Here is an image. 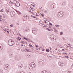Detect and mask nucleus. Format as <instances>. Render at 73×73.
<instances>
[{
    "label": "nucleus",
    "mask_w": 73,
    "mask_h": 73,
    "mask_svg": "<svg viewBox=\"0 0 73 73\" xmlns=\"http://www.w3.org/2000/svg\"><path fill=\"white\" fill-rule=\"evenodd\" d=\"M15 43L14 41L12 40V39L9 40L8 41V44L9 46H13Z\"/></svg>",
    "instance_id": "obj_1"
},
{
    "label": "nucleus",
    "mask_w": 73,
    "mask_h": 73,
    "mask_svg": "<svg viewBox=\"0 0 73 73\" xmlns=\"http://www.w3.org/2000/svg\"><path fill=\"white\" fill-rule=\"evenodd\" d=\"M64 13L62 12H60L58 13V16L59 17H63L64 16Z\"/></svg>",
    "instance_id": "obj_2"
},
{
    "label": "nucleus",
    "mask_w": 73,
    "mask_h": 73,
    "mask_svg": "<svg viewBox=\"0 0 73 73\" xmlns=\"http://www.w3.org/2000/svg\"><path fill=\"white\" fill-rule=\"evenodd\" d=\"M37 32V31L36 30V28H34L33 29V30H32V32L33 33H34V34L36 33Z\"/></svg>",
    "instance_id": "obj_3"
},
{
    "label": "nucleus",
    "mask_w": 73,
    "mask_h": 73,
    "mask_svg": "<svg viewBox=\"0 0 73 73\" xmlns=\"http://www.w3.org/2000/svg\"><path fill=\"white\" fill-rule=\"evenodd\" d=\"M25 31H29V29L27 27H24V29H23V31H24L25 30Z\"/></svg>",
    "instance_id": "obj_4"
},
{
    "label": "nucleus",
    "mask_w": 73,
    "mask_h": 73,
    "mask_svg": "<svg viewBox=\"0 0 73 73\" xmlns=\"http://www.w3.org/2000/svg\"><path fill=\"white\" fill-rule=\"evenodd\" d=\"M44 60H39V63L41 65H42L43 63L44 62Z\"/></svg>",
    "instance_id": "obj_5"
},
{
    "label": "nucleus",
    "mask_w": 73,
    "mask_h": 73,
    "mask_svg": "<svg viewBox=\"0 0 73 73\" xmlns=\"http://www.w3.org/2000/svg\"><path fill=\"white\" fill-rule=\"evenodd\" d=\"M20 3L19 2H17L16 4L15 5L16 7H19L20 6Z\"/></svg>",
    "instance_id": "obj_6"
},
{
    "label": "nucleus",
    "mask_w": 73,
    "mask_h": 73,
    "mask_svg": "<svg viewBox=\"0 0 73 73\" xmlns=\"http://www.w3.org/2000/svg\"><path fill=\"white\" fill-rule=\"evenodd\" d=\"M23 66V64H20L18 65L19 69H20V68H22Z\"/></svg>",
    "instance_id": "obj_7"
},
{
    "label": "nucleus",
    "mask_w": 73,
    "mask_h": 73,
    "mask_svg": "<svg viewBox=\"0 0 73 73\" xmlns=\"http://www.w3.org/2000/svg\"><path fill=\"white\" fill-rule=\"evenodd\" d=\"M23 39H24V40H29V41H31V40L28 39L27 38H26L25 37H24Z\"/></svg>",
    "instance_id": "obj_8"
},
{
    "label": "nucleus",
    "mask_w": 73,
    "mask_h": 73,
    "mask_svg": "<svg viewBox=\"0 0 73 73\" xmlns=\"http://www.w3.org/2000/svg\"><path fill=\"white\" fill-rule=\"evenodd\" d=\"M29 68L30 69H33V67L32 66H31V65H29Z\"/></svg>",
    "instance_id": "obj_9"
},
{
    "label": "nucleus",
    "mask_w": 73,
    "mask_h": 73,
    "mask_svg": "<svg viewBox=\"0 0 73 73\" xmlns=\"http://www.w3.org/2000/svg\"><path fill=\"white\" fill-rule=\"evenodd\" d=\"M56 5H55V4H52V9H54V8H55V7H56Z\"/></svg>",
    "instance_id": "obj_10"
},
{
    "label": "nucleus",
    "mask_w": 73,
    "mask_h": 73,
    "mask_svg": "<svg viewBox=\"0 0 73 73\" xmlns=\"http://www.w3.org/2000/svg\"><path fill=\"white\" fill-rule=\"evenodd\" d=\"M24 41H22L20 42L21 43V44H27V42H25V43H24Z\"/></svg>",
    "instance_id": "obj_11"
},
{
    "label": "nucleus",
    "mask_w": 73,
    "mask_h": 73,
    "mask_svg": "<svg viewBox=\"0 0 73 73\" xmlns=\"http://www.w3.org/2000/svg\"><path fill=\"white\" fill-rule=\"evenodd\" d=\"M39 73H48V72L46 71H43L40 72Z\"/></svg>",
    "instance_id": "obj_12"
},
{
    "label": "nucleus",
    "mask_w": 73,
    "mask_h": 73,
    "mask_svg": "<svg viewBox=\"0 0 73 73\" xmlns=\"http://www.w3.org/2000/svg\"><path fill=\"white\" fill-rule=\"evenodd\" d=\"M18 1H16L15 0H14V1H13V3L14 4H16V3Z\"/></svg>",
    "instance_id": "obj_13"
},
{
    "label": "nucleus",
    "mask_w": 73,
    "mask_h": 73,
    "mask_svg": "<svg viewBox=\"0 0 73 73\" xmlns=\"http://www.w3.org/2000/svg\"><path fill=\"white\" fill-rule=\"evenodd\" d=\"M24 52H29V50L28 49L25 48V50H24Z\"/></svg>",
    "instance_id": "obj_14"
},
{
    "label": "nucleus",
    "mask_w": 73,
    "mask_h": 73,
    "mask_svg": "<svg viewBox=\"0 0 73 73\" xmlns=\"http://www.w3.org/2000/svg\"><path fill=\"white\" fill-rule=\"evenodd\" d=\"M66 2H62V5H66Z\"/></svg>",
    "instance_id": "obj_15"
},
{
    "label": "nucleus",
    "mask_w": 73,
    "mask_h": 73,
    "mask_svg": "<svg viewBox=\"0 0 73 73\" xmlns=\"http://www.w3.org/2000/svg\"><path fill=\"white\" fill-rule=\"evenodd\" d=\"M35 65V63L33 62L31 63L29 65H31V66H32V65Z\"/></svg>",
    "instance_id": "obj_16"
},
{
    "label": "nucleus",
    "mask_w": 73,
    "mask_h": 73,
    "mask_svg": "<svg viewBox=\"0 0 73 73\" xmlns=\"http://www.w3.org/2000/svg\"><path fill=\"white\" fill-rule=\"evenodd\" d=\"M51 38L52 39V40H53V41H54V40H55L54 36H52V38L51 37Z\"/></svg>",
    "instance_id": "obj_17"
},
{
    "label": "nucleus",
    "mask_w": 73,
    "mask_h": 73,
    "mask_svg": "<svg viewBox=\"0 0 73 73\" xmlns=\"http://www.w3.org/2000/svg\"><path fill=\"white\" fill-rule=\"evenodd\" d=\"M39 23H40V24H43V23L42 22V21L41 20H40L39 21Z\"/></svg>",
    "instance_id": "obj_18"
},
{
    "label": "nucleus",
    "mask_w": 73,
    "mask_h": 73,
    "mask_svg": "<svg viewBox=\"0 0 73 73\" xmlns=\"http://www.w3.org/2000/svg\"><path fill=\"white\" fill-rule=\"evenodd\" d=\"M46 27H47L48 28H50V25L47 24L46 25Z\"/></svg>",
    "instance_id": "obj_19"
},
{
    "label": "nucleus",
    "mask_w": 73,
    "mask_h": 73,
    "mask_svg": "<svg viewBox=\"0 0 73 73\" xmlns=\"http://www.w3.org/2000/svg\"><path fill=\"white\" fill-rule=\"evenodd\" d=\"M9 3L10 4H13V2L12 1H9Z\"/></svg>",
    "instance_id": "obj_20"
},
{
    "label": "nucleus",
    "mask_w": 73,
    "mask_h": 73,
    "mask_svg": "<svg viewBox=\"0 0 73 73\" xmlns=\"http://www.w3.org/2000/svg\"><path fill=\"white\" fill-rule=\"evenodd\" d=\"M16 44L17 45H19V42H16Z\"/></svg>",
    "instance_id": "obj_21"
},
{
    "label": "nucleus",
    "mask_w": 73,
    "mask_h": 73,
    "mask_svg": "<svg viewBox=\"0 0 73 73\" xmlns=\"http://www.w3.org/2000/svg\"><path fill=\"white\" fill-rule=\"evenodd\" d=\"M46 52H49V51H50V50H49V49H46Z\"/></svg>",
    "instance_id": "obj_22"
},
{
    "label": "nucleus",
    "mask_w": 73,
    "mask_h": 73,
    "mask_svg": "<svg viewBox=\"0 0 73 73\" xmlns=\"http://www.w3.org/2000/svg\"><path fill=\"white\" fill-rule=\"evenodd\" d=\"M17 12L18 13V15H20L21 14V12L19 11H17Z\"/></svg>",
    "instance_id": "obj_23"
},
{
    "label": "nucleus",
    "mask_w": 73,
    "mask_h": 73,
    "mask_svg": "<svg viewBox=\"0 0 73 73\" xmlns=\"http://www.w3.org/2000/svg\"><path fill=\"white\" fill-rule=\"evenodd\" d=\"M55 26L56 27V28H58V27H59V25H55Z\"/></svg>",
    "instance_id": "obj_24"
},
{
    "label": "nucleus",
    "mask_w": 73,
    "mask_h": 73,
    "mask_svg": "<svg viewBox=\"0 0 73 73\" xmlns=\"http://www.w3.org/2000/svg\"><path fill=\"white\" fill-rule=\"evenodd\" d=\"M0 73H3V71L2 70H0Z\"/></svg>",
    "instance_id": "obj_25"
},
{
    "label": "nucleus",
    "mask_w": 73,
    "mask_h": 73,
    "mask_svg": "<svg viewBox=\"0 0 73 73\" xmlns=\"http://www.w3.org/2000/svg\"><path fill=\"white\" fill-rule=\"evenodd\" d=\"M4 10L3 9H1L0 10V12H3V11Z\"/></svg>",
    "instance_id": "obj_26"
},
{
    "label": "nucleus",
    "mask_w": 73,
    "mask_h": 73,
    "mask_svg": "<svg viewBox=\"0 0 73 73\" xmlns=\"http://www.w3.org/2000/svg\"><path fill=\"white\" fill-rule=\"evenodd\" d=\"M31 17H32L34 19H35L36 18V17L35 16H33V15L31 16Z\"/></svg>",
    "instance_id": "obj_27"
},
{
    "label": "nucleus",
    "mask_w": 73,
    "mask_h": 73,
    "mask_svg": "<svg viewBox=\"0 0 73 73\" xmlns=\"http://www.w3.org/2000/svg\"><path fill=\"white\" fill-rule=\"evenodd\" d=\"M49 24L50 25H51V27H52V26H53V24H52L50 22V23H49Z\"/></svg>",
    "instance_id": "obj_28"
},
{
    "label": "nucleus",
    "mask_w": 73,
    "mask_h": 73,
    "mask_svg": "<svg viewBox=\"0 0 73 73\" xmlns=\"http://www.w3.org/2000/svg\"><path fill=\"white\" fill-rule=\"evenodd\" d=\"M55 32H56V33H58V31H57V30H55L54 31Z\"/></svg>",
    "instance_id": "obj_29"
},
{
    "label": "nucleus",
    "mask_w": 73,
    "mask_h": 73,
    "mask_svg": "<svg viewBox=\"0 0 73 73\" xmlns=\"http://www.w3.org/2000/svg\"><path fill=\"white\" fill-rule=\"evenodd\" d=\"M61 62H58V64L59 65V66H61Z\"/></svg>",
    "instance_id": "obj_30"
},
{
    "label": "nucleus",
    "mask_w": 73,
    "mask_h": 73,
    "mask_svg": "<svg viewBox=\"0 0 73 73\" xmlns=\"http://www.w3.org/2000/svg\"><path fill=\"white\" fill-rule=\"evenodd\" d=\"M9 9H7L6 10V12H8V13H9Z\"/></svg>",
    "instance_id": "obj_31"
},
{
    "label": "nucleus",
    "mask_w": 73,
    "mask_h": 73,
    "mask_svg": "<svg viewBox=\"0 0 73 73\" xmlns=\"http://www.w3.org/2000/svg\"><path fill=\"white\" fill-rule=\"evenodd\" d=\"M60 34L61 35H63V32L61 31L60 33Z\"/></svg>",
    "instance_id": "obj_32"
},
{
    "label": "nucleus",
    "mask_w": 73,
    "mask_h": 73,
    "mask_svg": "<svg viewBox=\"0 0 73 73\" xmlns=\"http://www.w3.org/2000/svg\"><path fill=\"white\" fill-rule=\"evenodd\" d=\"M25 19H28V17L26 15V17H25Z\"/></svg>",
    "instance_id": "obj_33"
},
{
    "label": "nucleus",
    "mask_w": 73,
    "mask_h": 73,
    "mask_svg": "<svg viewBox=\"0 0 73 73\" xmlns=\"http://www.w3.org/2000/svg\"><path fill=\"white\" fill-rule=\"evenodd\" d=\"M6 66L7 68H8V67H9V65L7 64V65H6L5 66Z\"/></svg>",
    "instance_id": "obj_34"
},
{
    "label": "nucleus",
    "mask_w": 73,
    "mask_h": 73,
    "mask_svg": "<svg viewBox=\"0 0 73 73\" xmlns=\"http://www.w3.org/2000/svg\"><path fill=\"white\" fill-rule=\"evenodd\" d=\"M35 46L36 48H38V45H37L36 44L35 45Z\"/></svg>",
    "instance_id": "obj_35"
},
{
    "label": "nucleus",
    "mask_w": 73,
    "mask_h": 73,
    "mask_svg": "<svg viewBox=\"0 0 73 73\" xmlns=\"http://www.w3.org/2000/svg\"><path fill=\"white\" fill-rule=\"evenodd\" d=\"M41 26H42L43 27H45V25H44V24H43H43L41 25Z\"/></svg>",
    "instance_id": "obj_36"
},
{
    "label": "nucleus",
    "mask_w": 73,
    "mask_h": 73,
    "mask_svg": "<svg viewBox=\"0 0 73 73\" xmlns=\"http://www.w3.org/2000/svg\"><path fill=\"white\" fill-rule=\"evenodd\" d=\"M7 66H5V70H7Z\"/></svg>",
    "instance_id": "obj_37"
},
{
    "label": "nucleus",
    "mask_w": 73,
    "mask_h": 73,
    "mask_svg": "<svg viewBox=\"0 0 73 73\" xmlns=\"http://www.w3.org/2000/svg\"><path fill=\"white\" fill-rule=\"evenodd\" d=\"M29 46H30V47H32V48H33V46L31 44H29Z\"/></svg>",
    "instance_id": "obj_38"
},
{
    "label": "nucleus",
    "mask_w": 73,
    "mask_h": 73,
    "mask_svg": "<svg viewBox=\"0 0 73 73\" xmlns=\"http://www.w3.org/2000/svg\"><path fill=\"white\" fill-rule=\"evenodd\" d=\"M12 13H13V12L12 11L11 12H10V15L11 16H12Z\"/></svg>",
    "instance_id": "obj_39"
},
{
    "label": "nucleus",
    "mask_w": 73,
    "mask_h": 73,
    "mask_svg": "<svg viewBox=\"0 0 73 73\" xmlns=\"http://www.w3.org/2000/svg\"><path fill=\"white\" fill-rule=\"evenodd\" d=\"M41 16H42V17H44V14H43V13H42L41 14Z\"/></svg>",
    "instance_id": "obj_40"
},
{
    "label": "nucleus",
    "mask_w": 73,
    "mask_h": 73,
    "mask_svg": "<svg viewBox=\"0 0 73 73\" xmlns=\"http://www.w3.org/2000/svg\"><path fill=\"white\" fill-rule=\"evenodd\" d=\"M64 57L65 58H69V57L68 56H65Z\"/></svg>",
    "instance_id": "obj_41"
},
{
    "label": "nucleus",
    "mask_w": 73,
    "mask_h": 73,
    "mask_svg": "<svg viewBox=\"0 0 73 73\" xmlns=\"http://www.w3.org/2000/svg\"><path fill=\"white\" fill-rule=\"evenodd\" d=\"M16 39H20V37L18 36V37H16Z\"/></svg>",
    "instance_id": "obj_42"
},
{
    "label": "nucleus",
    "mask_w": 73,
    "mask_h": 73,
    "mask_svg": "<svg viewBox=\"0 0 73 73\" xmlns=\"http://www.w3.org/2000/svg\"><path fill=\"white\" fill-rule=\"evenodd\" d=\"M63 54H67L66 52H63Z\"/></svg>",
    "instance_id": "obj_43"
},
{
    "label": "nucleus",
    "mask_w": 73,
    "mask_h": 73,
    "mask_svg": "<svg viewBox=\"0 0 73 73\" xmlns=\"http://www.w3.org/2000/svg\"><path fill=\"white\" fill-rule=\"evenodd\" d=\"M29 55H27V58H29Z\"/></svg>",
    "instance_id": "obj_44"
},
{
    "label": "nucleus",
    "mask_w": 73,
    "mask_h": 73,
    "mask_svg": "<svg viewBox=\"0 0 73 73\" xmlns=\"http://www.w3.org/2000/svg\"><path fill=\"white\" fill-rule=\"evenodd\" d=\"M5 17H6V15H4V16H3V18H5Z\"/></svg>",
    "instance_id": "obj_45"
},
{
    "label": "nucleus",
    "mask_w": 73,
    "mask_h": 73,
    "mask_svg": "<svg viewBox=\"0 0 73 73\" xmlns=\"http://www.w3.org/2000/svg\"><path fill=\"white\" fill-rule=\"evenodd\" d=\"M70 40H70L71 42H72L73 41V39H71Z\"/></svg>",
    "instance_id": "obj_46"
},
{
    "label": "nucleus",
    "mask_w": 73,
    "mask_h": 73,
    "mask_svg": "<svg viewBox=\"0 0 73 73\" xmlns=\"http://www.w3.org/2000/svg\"><path fill=\"white\" fill-rule=\"evenodd\" d=\"M3 31H5V32H7V30H6L5 29H4Z\"/></svg>",
    "instance_id": "obj_47"
},
{
    "label": "nucleus",
    "mask_w": 73,
    "mask_h": 73,
    "mask_svg": "<svg viewBox=\"0 0 73 73\" xmlns=\"http://www.w3.org/2000/svg\"><path fill=\"white\" fill-rule=\"evenodd\" d=\"M13 25H12V24H11L10 25V27H13Z\"/></svg>",
    "instance_id": "obj_48"
},
{
    "label": "nucleus",
    "mask_w": 73,
    "mask_h": 73,
    "mask_svg": "<svg viewBox=\"0 0 73 73\" xmlns=\"http://www.w3.org/2000/svg\"><path fill=\"white\" fill-rule=\"evenodd\" d=\"M62 51H65V49H62Z\"/></svg>",
    "instance_id": "obj_49"
},
{
    "label": "nucleus",
    "mask_w": 73,
    "mask_h": 73,
    "mask_svg": "<svg viewBox=\"0 0 73 73\" xmlns=\"http://www.w3.org/2000/svg\"><path fill=\"white\" fill-rule=\"evenodd\" d=\"M31 10H32V11H35V9H34L33 8H32L31 9Z\"/></svg>",
    "instance_id": "obj_50"
},
{
    "label": "nucleus",
    "mask_w": 73,
    "mask_h": 73,
    "mask_svg": "<svg viewBox=\"0 0 73 73\" xmlns=\"http://www.w3.org/2000/svg\"><path fill=\"white\" fill-rule=\"evenodd\" d=\"M49 28H46V30H48V31L49 30Z\"/></svg>",
    "instance_id": "obj_51"
},
{
    "label": "nucleus",
    "mask_w": 73,
    "mask_h": 73,
    "mask_svg": "<svg viewBox=\"0 0 73 73\" xmlns=\"http://www.w3.org/2000/svg\"><path fill=\"white\" fill-rule=\"evenodd\" d=\"M36 15L37 16H39V15H38V14H37V13H36Z\"/></svg>",
    "instance_id": "obj_52"
},
{
    "label": "nucleus",
    "mask_w": 73,
    "mask_h": 73,
    "mask_svg": "<svg viewBox=\"0 0 73 73\" xmlns=\"http://www.w3.org/2000/svg\"><path fill=\"white\" fill-rule=\"evenodd\" d=\"M7 33H8V34H9V33H9V31H7Z\"/></svg>",
    "instance_id": "obj_53"
},
{
    "label": "nucleus",
    "mask_w": 73,
    "mask_h": 73,
    "mask_svg": "<svg viewBox=\"0 0 73 73\" xmlns=\"http://www.w3.org/2000/svg\"><path fill=\"white\" fill-rule=\"evenodd\" d=\"M42 51H44L45 50V49H42Z\"/></svg>",
    "instance_id": "obj_54"
},
{
    "label": "nucleus",
    "mask_w": 73,
    "mask_h": 73,
    "mask_svg": "<svg viewBox=\"0 0 73 73\" xmlns=\"http://www.w3.org/2000/svg\"><path fill=\"white\" fill-rule=\"evenodd\" d=\"M44 23H45L46 24V23H47V22L45 21H44Z\"/></svg>",
    "instance_id": "obj_55"
},
{
    "label": "nucleus",
    "mask_w": 73,
    "mask_h": 73,
    "mask_svg": "<svg viewBox=\"0 0 73 73\" xmlns=\"http://www.w3.org/2000/svg\"><path fill=\"white\" fill-rule=\"evenodd\" d=\"M48 31H52V30L49 29Z\"/></svg>",
    "instance_id": "obj_56"
},
{
    "label": "nucleus",
    "mask_w": 73,
    "mask_h": 73,
    "mask_svg": "<svg viewBox=\"0 0 73 73\" xmlns=\"http://www.w3.org/2000/svg\"><path fill=\"white\" fill-rule=\"evenodd\" d=\"M67 73H72V72H70V71H68Z\"/></svg>",
    "instance_id": "obj_57"
},
{
    "label": "nucleus",
    "mask_w": 73,
    "mask_h": 73,
    "mask_svg": "<svg viewBox=\"0 0 73 73\" xmlns=\"http://www.w3.org/2000/svg\"><path fill=\"white\" fill-rule=\"evenodd\" d=\"M50 21H53V20H52V19L51 18V19H50Z\"/></svg>",
    "instance_id": "obj_58"
},
{
    "label": "nucleus",
    "mask_w": 73,
    "mask_h": 73,
    "mask_svg": "<svg viewBox=\"0 0 73 73\" xmlns=\"http://www.w3.org/2000/svg\"><path fill=\"white\" fill-rule=\"evenodd\" d=\"M24 49L23 50H23H21V51H22V52H24Z\"/></svg>",
    "instance_id": "obj_59"
},
{
    "label": "nucleus",
    "mask_w": 73,
    "mask_h": 73,
    "mask_svg": "<svg viewBox=\"0 0 73 73\" xmlns=\"http://www.w3.org/2000/svg\"><path fill=\"white\" fill-rule=\"evenodd\" d=\"M40 9H42V7H40Z\"/></svg>",
    "instance_id": "obj_60"
},
{
    "label": "nucleus",
    "mask_w": 73,
    "mask_h": 73,
    "mask_svg": "<svg viewBox=\"0 0 73 73\" xmlns=\"http://www.w3.org/2000/svg\"><path fill=\"white\" fill-rule=\"evenodd\" d=\"M45 13H47V11H46V10L45 11Z\"/></svg>",
    "instance_id": "obj_61"
},
{
    "label": "nucleus",
    "mask_w": 73,
    "mask_h": 73,
    "mask_svg": "<svg viewBox=\"0 0 73 73\" xmlns=\"http://www.w3.org/2000/svg\"><path fill=\"white\" fill-rule=\"evenodd\" d=\"M16 24H17V25H19V23H16Z\"/></svg>",
    "instance_id": "obj_62"
},
{
    "label": "nucleus",
    "mask_w": 73,
    "mask_h": 73,
    "mask_svg": "<svg viewBox=\"0 0 73 73\" xmlns=\"http://www.w3.org/2000/svg\"><path fill=\"white\" fill-rule=\"evenodd\" d=\"M3 16H4V15H6L5 14H3Z\"/></svg>",
    "instance_id": "obj_63"
},
{
    "label": "nucleus",
    "mask_w": 73,
    "mask_h": 73,
    "mask_svg": "<svg viewBox=\"0 0 73 73\" xmlns=\"http://www.w3.org/2000/svg\"><path fill=\"white\" fill-rule=\"evenodd\" d=\"M26 17V16L24 15V16H23V17H24V18L25 19V17Z\"/></svg>",
    "instance_id": "obj_64"
}]
</instances>
